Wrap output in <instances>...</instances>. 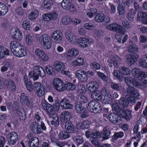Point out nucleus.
<instances>
[{
	"mask_svg": "<svg viewBox=\"0 0 147 147\" xmlns=\"http://www.w3.org/2000/svg\"><path fill=\"white\" fill-rule=\"evenodd\" d=\"M91 98L92 99L98 100H100L102 98V95L100 93H98L96 92H94L91 94Z\"/></svg>",
	"mask_w": 147,
	"mask_h": 147,
	"instance_id": "47",
	"label": "nucleus"
},
{
	"mask_svg": "<svg viewBox=\"0 0 147 147\" xmlns=\"http://www.w3.org/2000/svg\"><path fill=\"white\" fill-rule=\"evenodd\" d=\"M112 110L117 113L120 114V112H122V108H120L117 102L113 103L112 106Z\"/></svg>",
	"mask_w": 147,
	"mask_h": 147,
	"instance_id": "45",
	"label": "nucleus"
},
{
	"mask_svg": "<svg viewBox=\"0 0 147 147\" xmlns=\"http://www.w3.org/2000/svg\"><path fill=\"white\" fill-rule=\"evenodd\" d=\"M65 128L68 133H72L74 131V125L69 121L65 122Z\"/></svg>",
	"mask_w": 147,
	"mask_h": 147,
	"instance_id": "28",
	"label": "nucleus"
},
{
	"mask_svg": "<svg viewBox=\"0 0 147 147\" xmlns=\"http://www.w3.org/2000/svg\"><path fill=\"white\" fill-rule=\"evenodd\" d=\"M147 16V14L146 13L140 11L137 14V20L142 22Z\"/></svg>",
	"mask_w": 147,
	"mask_h": 147,
	"instance_id": "43",
	"label": "nucleus"
},
{
	"mask_svg": "<svg viewBox=\"0 0 147 147\" xmlns=\"http://www.w3.org/2000/svg\"><path fill=\"white\" fill-rule=\"evenodd\" d=\"M78 43L82 48L87 47L90 45L89 40L84 37L80 38L78 39Z\"/></svg>",
	"mask_w": 147,
	"mask_h": 147,
	"instance_id": "21",
	"label": "nucleus"
},
{
	"mask_svg": "<svg viewBox=\"0 0 147 147\" xmlns=\"http://www.w3.org/2000/svg\"><path fill=\"white\" fill-rule=\"evenodd\" d=\"M58 136L59 138L61 140H65L70 137L69 133L65 131H62L60 132L59 133Z\"/></svg>",
	"mask_w": 147,
	"mask_h": 147,
	"instance_id": "40",
	"label": "nucleus"
},
{
	"mask_svg": "<svg viewBox=\"0 0 147 147\" xmlns=\"http://www.w3.org/2000/svg\"><path fill=\"white\" fill-rule=\"evenodd\" d=\"M78 53L79 51L78 50L72 49L68 51L67 55V57H75L78 55Z\"/></svg>",
	"mask_w": 147,
	"mask_h": 147,
	"instance_id": "36",
	"label": "nucleus"
},
{
	"mask_svg": "<svg viewBox=\"0 0 147 147\" xmlns=\"http://www.w3.org/2000/svg\"><path fill=\"white\" fill-rule=\"evenodd\" d=\"M39 12L37 10H35L31 12L28 15L29 19L31 20H34L36 19L38 15Z\"/></svg>",
	"mask_w": 147,
	"mask_h": 147,
	"instance_id": "38",
	"label": "nucleus"
},
{
	"mask_svg": "<svg viewBox=\"0 0 147 147\" xmlns=\"http://www.w3.org/2000/svg\"><path fill=\"white\" fill-rule=\"evenodd\" d=\"M42 105L43 108L50 115L53 114V109L51 105L45 101L42 102Z\"/></svg>",
	"mask_w": 147,
	"mask_h": 147,
	"instance_id": "22",
	"label": "nucleus"
},
{
	"mask_svg": "<svg viewBox=\"0 0 147 147\" xmlns=\"http://www.w3.org/2000/svg\"><path fill=\"white\" fill-rule=\"evenodd\" d=\"M30 127L31 131L36 134H39L42 132L39 124L36 121L31 123Z\"/></svg>",
	"mask_w": 147,
	"mask_h": 147,
	"instance_id": "12",
	"label": "nucleus"
},
{
	"mask_svg": "<svg viewBox=\"0 0 147 147\" xmlns=\"http://www.w3.org/2000/svg\"><path fill=\"white\" fill-rule=\"evenodd\" d=\"M71 3H68L62 1L61 3V7L64 9L66 10L70 9L71 6Z\"/></svg>",
	"mask_w": 147,
	"mask_h": 147,
	"instance_id": "55",
	"label": "nucleus"
},
{
	"mask_svg": "<svg viewBox=\"0 0 147 147\" xmlns=\"http://www.w3.org/2000/svg\"><path fill=\"white\" fill-rule=\"evenodd\" d=\"M54 65L56 70L61 73L64 70L65 67V65L60 61H56L54 63Z\"/></svg>",
	"mask_w": 147,
	"mask_h": 147,
	"instance_id": "25",
	"label": "nucleus"
},
{
	"mask_svg": "<svg viewBox=\"0 0 147 147\" xmlns=\"http://www.w3.org/2000/svg\"><path fill=\"white\" fill-rule=\"evenodd\" d=\"M65 89L69 90H72L76 88V86L74 84L71 83L67 82H66L65 84Z\"/></svg>",
	"mask_w": 147,
	"mask_h": 147,
	"instance_id": "54",
	"label": "nucleus"
},
{
	"mask_svg": "<svg viewBox=\"0 0 147 147\" xmlns=\"http://www.w3.org/2000/svg\"><path fill=\"white\" fill-rule=\"evenodd\" d=\"M12 53L14 55L18 57H22L26 55V51L22 45L18 49L13 50Z\"/></svg>",
	"mask_w": 147,
	"mask_h": 147,
	"instance_id": "13",
	"label": "nucleus"
},
{
	"mask_svg": "<svg viewBox=\"0 0 147 147\" xmlns=\"http://www.w3.org/2000/svg\"><path fill=\"white\" fill-rule=\"evenodd\" d=\"M57 16L58 15L55 12L45 13L42 16L43 19L47 21L56 20L57 18Z\"/></svg>",
	"mask_w": 147,
	"mask_h": 147,
	"instance_id": "16",
	"label": "nucleus"
},
{
	"mask_svg": "<svg viewBox=\"0 0 147 147\" xmlns=\"http://www.w3.org/2000/svg\"><path fill=\"white\" fill-rule=\"evenodd\" d=\"M63 34L59 30H57L53 32L51 35V37L53 40L57 42H60L62 40Z\"/></svg>",
	"mask_w": 147,
	"mask_h": 147,
	"instance_id": "11",
	"label": "nucleus"
},
{
	"mask_svg": "<svg viewBox=\"0 0 147 147\" xmlns=\"http://www.w3.org/2000/svg\"><path fill=\"white\" fill-rule=\"evenodd\" d=\"M45 69L47 73L49 75H54L55 71L53 67L50 65H47Z\"/></svg>",
	"mask_w": 147,
	"mask_h": 147,
	"instance_id": "48",
	"label": "nucleus"
},
{
	"mask_svg": "<svg viewBox=\"0 0 147 147\" xmlns=\"http://www.w3.org/2000/svg\"><path fill=\"white\" fill-rule=\"evenodd\" d=\"M139 63L140 65L144 68H147V61L144 59H142L139 60Z\"/></svg>",
	"mask_w": 147,
	"mask_h": 147,
	"instance_id": "64",
	"label": "nucleus"
},
{
	"mask_svg": "<svg viewBox=\"0 0 147 147\" xmlns=\"http://www.w3.org/2000/svg\"><path fill=\"white\" fill-rule=\"evenodd\" d=\"M29 147H38L39 140L37 137H34L30 139L29 141Z\"/></svg>",
	"mask_w": 147,
	"mask_h": 147,
	"instance_id": "23",
	"label": "nucleus"
},
{
	"mask_svg": "<svg viewBox=\"0 0 147 147\" xmlns=\"http://www.w3.org/2000/svg\"><path fill=\"white\" fill-rule=\"evenodd\" d=\"M4 85L11 91L15 92L16 90V86L13 82L10 79L6 80L4 81Z\"/></svg>",
	"mask_w": 147,
	"mask_h": 147,
	"instance_id": "20",
	"label": "nucleus"
},
{
	"mask_svg": "<svg viewBox=\"0 0 147 147\" xmlns=\"http://www.w3.org/2000/svg\"><path fill=\"white\" fill-rule=\"evenodd\" d=\"M101 134L102 136L101 141H103L108 139L110 138L111 132L105 127L103 129Z\"/></svg>",
	"mask_w": 147,
	"mask_h": 147,
	"instance_id": "31",
	"label": "nucleus"
},
{
	"mask_svg": "<svg viewBox=\"0 0 147 147\" xmlns=\"http://www.w3.org/2000/svg\"><path fill=\"white\" fill-rule=\"evenodd\" d=\"M53 84L54 88L58 92H61L65 90V84L61 80L55 78L53 80Z\"/></svg>",
	"mask_w": 147,
	"mask_h": 147,
	"instance_id": "6",
	"label": "nucleus"
},
{
	"mask_svg": "<svg viewBox=\"0 0 147 147\" xmlns=\"http://www.w3.org/2000/svg\"><path fill=\"white\" fill-rule=\"evenodd\" d=\"M138 58V56L137 55L131 54L129 55V66L132 65L136 62Z\"/></svg>",
	"mask_w": 147,
	"mask_h": 147,
	"instance_id": "41",
	"label": "nucleus"
},
{
	"mask_svg": "<svg viewBox=\"0 0 147 147\" xmlns=\"http://www.w3.org/2000/svg\"><path fill=\"white\" fill-rule=\"evenodd\" d=\"M7 138L9 145L11 146L14 145L18 140V136L16 132L12 131L7 134Z\"/></svg>",
	"mask_w": 147,
	"mask_h": 147,
	"instance_id": "7",
	"label": "nucleus"
},
{
	"mask_svg": "<svg viewBox=\"0 0 147 147\" xmlns=\"http://www.w3.org/2000/svg\"><path fill=\"white\" fill-rule=\"evenodd\" d=\"M87 108L89 111L94 113H99L102 110L100 105L95 100L90 101L88 105Z\"/></svg>",
	"mask_w": 147,
	"mask_h": 147,
	"instance_id": "3",
	"label": "nucleus"
},
{
	"mask_svg": "<svg viewBox=\"0 0 147 147\" xmlns=\"http://www.w3.org/2000/svg\"><path fill=\"white\" fill-rule=\"evenodd\" d=\"M97 74L104 81L107 82L108 80V78L104 73L98 71L97 72Z\"/></svg>",
	"mask_w": 147,
	"mask_h": 147,
	"instance_id": "63",
	"label": "nucleus"
},
{
	"mask_svg": "<svg viewBox=\"0 0 147 147\" xmlns=\"http://www.w3.org/2000/svg\"><path fill=\"white\" fill-rule=\"evenodd\" d=\"M42 86V84L39 82H35L33 84L32 87V91H36L40 88H41Z\"/></svg>",
	"mask_w": 147,
	"mask_h": 147,
	"instance_id": "61",
	"label": "nucleus"
},
{
	"mask_svg": "<svg viewBox=\"0 0 147 147\" xmlns=\"http://www.w3.org/2000/svg\"><path fill=\"white\" fill-rule=\"evenodd\" d=\"M138 52L137 46L131 41L129 42V52L136 54Z\"/></svg>",
	"mask_w": 147,
	"mask_h": 147,
	"instance_id": "34",
	"label": "nucleus"
},
{
	"mask_svg": "<svg viewBox=\"0 0 147 147\" xmlns=\"http://www.w3.org/2000/svg\"><path fill=\"white\" fill-rule=\"evenodd\" d=\"M54 1V0H45L42 6L44 9L49 10L51 8V5Z\"/></svg>",
	"mask_w": 147,
	"mask_h": 147,
	"instance_id": "35",
	"label": "nucleus"
},
{
	"mask_svg": "<svg viewBox=\"0 0 147 147\" xmlns=\"http://www.w3.org/2000/svg\"><path fill=\"white\" fill-rule=\"evenodd\" d=\"M104 15L103 14H98L95 18V21L96 22L99 23L104 21Z\"/></svg>",
	"mask_w": 147,
	"mask_h": 147,
	"instance_id": "50",
	"label": "nucleus"
},
{
	"mask_svg": "<svg viewBox=\"0 0 147 147\" xmlns=\"http://www.w3.org/2000/svg\"><path fill=\"white\" fill-rule=\"evenodd\" d=\"M118 101L119 104L123 107H127L129 104V95H126L125 97H121Z\"/></svg>",
	"mask_w": 147,
	"mask_h": 147,
	"instance_id": "24",
	"label": "nucleus"
},
{
	"mask_svg": "<svg viewBox=\"0 0 147 147\" xmlns=\"http://www.w3.org/2000/svg\"><path fill=\"white\" fill-rule=\"evenodd\" d=\"M75 74L80 82H84L87 81L88 77L86 73L83 70L79 69L77 70L75 72Z\"/></svg>",
	"mask_w": 147,
	"mask_h": 147,
	"instance_id": "10",
	"label": "nucleus"
},
{
	"mask_svg": "<svg viewBox=\"0 0 147 147\" xmlns=\"http://www.w3.org/2000/svg\"><path fill=\"white\" fill-rule=\"evenodd\" d=\"M74 141L76 144L77 146H78L83 143L84 140L82 137L80 136H77L75 138Z\"/></svg>",
	"mask_w": 147,
	"mask_h": 147,
	"instance_id": "51",
	"label": "nucleus"
},
{
	"mask_svg": "<svg viewBox=\"0 0 147 147\" xmlns=\"http://www.w3.org/2000/svg\"><path fill=\"white\" fill-rule=\"evenodd\" d=\"M16 114L20 120H24L26 119V113L23 109L18 108L16 109Z\"/></svg>",
	"mask_w": 147,
	"mask_h": 147,
	"instance_id": "26",
	"label": "nucleus"
},
{
	"mask_svg": "<svg viewBox=\"0 0 147 147\" xmlns=\"http://www.w3.org/2000/svg\"><path fill=\"white\" fill-rule=\"evenodd\" d=\"M106 28L109 30L117 32L122 35L124 34L125 32V29L122 26L115 23L107 25Z\"/></svg>",
	"mask_w": 147,
	"mask_h": 147,
	"instance_id": "5",
	"label": "nucleus"
},
{
	"mask_svg": "<svg viewBox=\"0 0 147 147\" xmlns=\"http://www.w3.org/2000/svg\"><path fill=\"white\" fill-rule=\"evenodd\" d=\"M9 55V51L8 49L0 46V59L4 58L5 55Z\"/></svg>",
	"mask_w": 147,
	"mask_h": 147,
	"instance_id": "29",
	"label": "nucleus"
},
{
	"mask_svg": "<svg viewBox=\"0 0 147 147\" xmlns=\"http://www.w3.org/2000/svg\"><path fill=\"white\" fill-rule=\"evenodd\" d=\"M112 58H113V64L115 68H117L119 66V63L121 61V59L119 57L116 55H113Z\"/></svg>",
	"mask_w": 147,
	"mask_h": 147,
	"instance_id": "49",
	"label": "nucleus"
},
{
	"mask_svg": "<svg viewBox=\"0 0 147 147\" xmlns=\"http://www.w3.org/2000/svg\"><path fill=\"white\" fill-rule=\"evenodd\" d=\"M11 32L14 34L13 38L16 40H21L22 38V33L17 26L13 27L11 29Z\"/></svg>",
	"mask_w": 147,
	"mask_h": 147,
	"instance_id": "18",
	"label": "nucleus"
},
{
	"mask_svg": "<svg viewBox=\"0 0 147 147\" xmlns=\"http://www.w3.org/2000/svg\"><path fill=\"white\" fill-rule=\"evenodd\" d=\"M124 5L123 6L120 4L118 6V11L119 14L121 15H123L125 13V9Z\"/></svg>",
	"mask_w": 147,
	"mask_h": 147,
	"instance_id": "58",
	"label": "nucleus"
},
{
	"mask_svg": "<svg viewBox=\"0 0 147 147\" xmlns=\"http://www.w3.org/2000/svg\"><path fill=\"white\" fill-rule=\"evenodd\" d=\"M35 53L40 60L42 62H45L49 59V57L41 49L37 48L35 49Z\"/></svg>",
	"mask_w": 147,
	"mask_h": 147,
	"instance_id": "9",
	"label": "nucleus"
},
{
	"mask_svg": "<svg viewBox=\"0 0 147 147\" xmlns=\"http://www.w3.org/2000/svg\"><path fill=\"white\" fill-rule=\"evenodd\" d=\"M52 114L53 115V117H52L53 118V119L51 121V124L54 125L55 127H57L59 125V117L56 114H53V113Z\"/></svg>",
	"mask_w": 147,
	"mask_h": 147,
	"instance_id": "39",
	"label": "nucleus"
},
{
	"mask_svg": "<svg viewBox=\"0 0 147 147\" xmlns=\"http://www.w3.org/2000/svg\"><path fill=\"white\" fill-rule=\"evenodd\" d=\"M101 94L103 95L102 96H111L110 91L106 88L105 87L102 88L101 90Z\"/></svg>",
	"mask_w": 147,
	"mask_h": 147,
	"instance_id": "62",
	"label": "nucleus"
},
{
	"mask_svg": "<svg viewBox=\"0 0 147 147\" xmlns=\"http://www.w3.org/2000/svg\"><path fill=\"white\" fill-rule=\"evenodd\" d=\"M71 19L68 16H65L63 17L61 20V23L64 25H67L70 23Z\"/></svg>",
	"mask_w": 147,
	"mask_h": 147,
	"instance_id": "52",
	"label": "nucleus"
},
{
	"mask_svg": "<svg viewBox=\"0 0 147 147\" xmlns=\"http://www.w3.org/2000/svg\"><path fill=\"white\" fill-rule=\"evenodd\" d=\"M66 39L71 44H76L77 43L78 39L72 32L70 31H67L65 33Z\"/></svg>",
	"mask_w": 147,
	"mask_h": 147,
	"instance_id": "14",
	"label": "nucleus"
},
{
	"mask_svg": "<svg viewBox=\"0 0 147 147\" xmlns=\"http://www.w3.org/2000/svg\"><path fill=\"white\" fill-rule=\"evenodd\" d=\"M84 63V60L81 57L78 58L77 59L74 60L72 63V65L73 66H81Z\"/></svg>",
	"mask_w": 147,
	"mask_h": 147,
	"instance_id": "44",
	"label": "nucleus"
},
{
	"mask_svg": "<svg viewBox=\"0 0 147 147\" xmlns=\"http://www.w3.org/2000/svg\"><path fill=\"white\" fill-rule=\"evenodd\" d=\"M8 8L4 3L0 2V16L5 15L8 12Z\"/></svg>",
	"mask_w": 147,
	"mask_h": 147,
	"instance_id": "32",
	"label": "nucleus"
},
{
	"mask_svg": "<svg viewBox=\"0 0 147 147\" xmlns=\"http://www.w3.org/2000/svg\"><path fill=\"white\" fill-rule=\"evenodd\" d=\"M16 13L20 17H22L24 16L25 11L22 7H19L16 10Z\"/></svg>",
	"mask_w": 147,
	"mask_h": 147,
	"instance_id": "57",
	"label": "nucleus"
},
{
	"mask_svg": "<svg viewBox=\"0 0 147 147\" xmlns=\"http://www.w3.org/2000/svg\"><path fill=\"white\" fill-rule=\"evenodd\" d=\"M60 117L61 121L64 122L69 121L72 118L71 113L67 111H64L61 112Z\"/></svg>",
	"mask_w": 147,
	"mask_h": 147,
	"instance_id": "19",
	"label": "nucleus"
},
{
	"mask_svg": "<svg viewBox=\"0 0 147 147\" xmlns=\"http://www.w3.org/2000/svg\"><path fill=\"white\" fill-rule=\"evenodd\" d=\"M113 123L116 125H119L122 123V120L121 117L118 115L116 114V117L114 119Z\"/></svg>",
	"mask_w": 147,
	"mask_h": 147,
	"instance_id": "56",
	"label": "nucleus"
},
{
	"mask_svg": "<svg viewBox=\"0 0 147 147\" xmlns=\"http://www.w3.org/2000/svg\"><path fill=\"white\" fill-rule=\"evenodd\" d=\"M114 75L116 77L119 81H122L123 80V77L122 72L118 70L114 71L113 72Z\"/></svg>",
	"mask_w": 147,
	"mask_h": 147,
	"instance_id": "42",
	"label": "nucleus"
},
{
	"mask_svg": "<svg viewBox=\"0 0 147 147\" xmlns=\"http://www.w3.org/2000/svg\"><path fill=\"white\" fill-rule=\"evenodd\" d=\"M60 105L64 109H71L73 108V105L70 103L69 100L65 98L61 100L60 102Z\"/></svg>",
	"mask_w": 147,
	"mask_h": 147,
	"instance_id": "17",
	"label": "nucleus"
},
{
	"mask_svg": "<svg viewBox=\"0 0 147 147\" xmlns=\"http://www.w3.org/2000/svg\"><path fill=\"white\" fill-rule=\"evenodd\" d=\"M112 100L111 98V96H102V98L101 101L104 104H108L112 102Z\"/></svg>",
	"mask_w": 147,
	"mask_h": 147,
	"instance_id": "46",
	"label": "nucleus"
},
{
	"mask_svg": "<svg viewBox=\"0 0 147 147\" xmlns=\"http://www.w3.org/2000/svg\"><path fill=\"white\" fill-rule=\"evenodd\" d=\"M137 90L133 87H129V102L134 104L136 102V98L139 96Z\"/></svg>",
	"mask_w": 147,
	"mask_h": 147,
	"instance_id": "8",
	"label": "nucleus"
},
{
	"mask_svg": "<svg viewBox=\"0 0 147 147\" xmlns=\"http://www.w3.org/2000/svg\"><path fill=\"white\" fill-rule=\"evenodd\" d=\"M39 41L45 49L48 50L52 47V42L50 37L47 34L41 35L39 37Z\"/></svg>",
	"mask_w": 147,
	"mask_h": 147,
	"instance_id": "2",
	"label": "nucleus"
},
{
	"mask_svg": "<svg viewBox=\"0 0 147 147\" xmlns=\"http://www.w3.org/2000/svg\"><path fill=\"white\" fill-rule=\"evenodd\" d=\"M36 91L37 95L39 97H41L44 94L45 92V90L43 86H42Z\"/></svg>",
	"mask_w": 147,
	"mask_h": 147,
	"instance_id": "59",
	"label": "nucleus"
},
{
	"mask_svg": "<svg viewBox=\"0 0 147 147\" xmlns=\"http://www.w3.org/2000/svg\"><path fill=\"white\" fill-rule=\"evenodd\" d=\"M129 84H132L134 86L137 87L139 85V82L136 78H131V79L129 78Z\"/></svg>",
	"mask_w": 147,
	"mask_h": 147,
	"instance_id": "60",
	"label": "nucleus"
},
{
	"mask_svg": "<svg viewBox=\"0 0 147 147\" xmlns=\"http://www.w3.org/2000/svg\"><path fill=\"white\" fill-rule=\"evenodd\" d=\"M86 87L88 92L93 93L98 89V84L96 82L92 81L87 84Z\"/></svg>",
	"mask_w": 147,
	"mask_h": 147,
	"instance_id": "15",
	"label": "nucleus"
},
{
	"mask_svg": "<svg viewBox=\"0 0 147 147\" xmlns=\"http://www.w3.org/2000/svg\"><path fill=\"white\" fill-rule=\"evenodd\" d=\"M20 101L23 105H28L30 104L28 96L24 93L21 94L20 96Z\"/></svg>",
	"mask_w": 147,
	"mask_h": 147,
	"instance_id": "30",
	"label": "nucleus"
},
{
	"mask_svg": "<svg viewBox=\"0 0 147 147\" xmlns=\"http://www.w3.org/2000/svg\"><path fill=\"white\" fill-rule=\"evenodd\" d=\"M22 46L18 42L15 40L11 41L10 44V48L12 52L13 50H16V49H18Z\"/></svg>",
	"mask_w": 147,
	"mask_h": 147,
	"instance_id": "33",
	"label": "nucleus"
},
{
	"mask_svg": "<svg viewBox=\"0 0 147 147\" xmlns=\"http://www.w3.org/2000/svg\"><path fill=\"white\" fill-rule=\"evenodd\" d=\"M95 27V25L92 23L88 22L85 23L84 26V28L88 30H92Z\"/></svg>",
	"mask_w": 147,
	"mask_h": 147,
	"instance_id": "53",
	"label": "nucleus"
},
{
	"mask_svg": "<svg viewBox=\"0 0 147 147\" xmlns=\"http://www.w3.org/2000/svg\"><path fill=\"white\" fill-rule=\"evenodd\" d=\"M75 109L76 111L79 113H80L84 111H86V109L84 106H82V104L78 102H76V103Z\"/></svg>",
	"mask_w": 147,
	"mask_h": 147,
	"instance_id": "37",
	"label": "nucleus"
},
{
	"mask_svg": "<svg viewBox=\"0 0 147 147\" xmlns=\"http://www.w3.org/2000/svg\"><path fill=\"white\" fill-rule=\"evenodd\" d=\"M24 82L26 85V87L27 90L30 92L32 91L33 85L32 82L29 79H28L26 75L24 76Z\"/></svg>",
	"mask_w": 147,
	"mask_h": 147,
	"instance_id": "27",
	"label": "nucleus"
},
{
	"mask_svg": "<svg viewBox=\"0 0 147 147\" xmlns=\"http://www.w3.org/2000/svg\"><path fill=\"white\" fill-rule=\"evenodd\" d=\"M45 75V73L44 69L39 66H35L32 67V71L29 72L28 76L30 78H32L34 81L36 80L39 78V76L43 78Z\"/></svg>",
	"mask_w": 147,
	"mask_h": 147,
	"instance_id": "1",
	"label": "nucleus"
},
{
	"mask_svg": "<svg viewBox=\"0 0 147 147\" xmlns=\"http://www.w3.org/2000/svg\"><path fill=\"white\" fill-rule=\"evenodd\" d=\"M132 75L139 80H142L147 77V72L139 68L134 67L131 71Z\"/></svg>",
	"mask_w": 147,
	"mask_h": 147,
	"instance_id": "4",
	"label": "nucleus"
}]
</instances>
